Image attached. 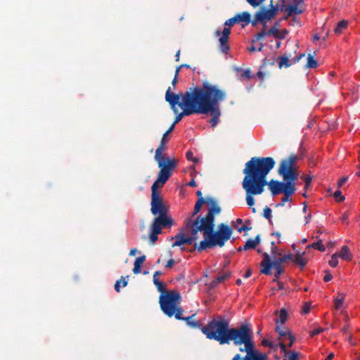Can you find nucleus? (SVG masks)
I'll return each instance as SVG.
<instances>
[{
	"mask_svg": "<svg viewBox=\"0 0 360 360\" xmlns=\"http://www.w3.org/2000/svg\"><path fill=\"white\" fill-rule=\"evenodd\" d=\"M221 34V37L219 39L220 43L219 49L223 53H227L228 51L230 49V47L228 45V41L231 34V28L225 27L222 32H221L219 30H217L215 32V35L217 37L220 36Z\"/></svg>",
	"mask_w": 360,
	"mask_h": 360,
	"instance_id": "obj_16",
	"label": "nucleus"
},
{
	"mask_svg": "<svg viewBox=\"0 0 360 360\" xmlns=\"http://www.w3.org/2000/svg\"><path fill=\"white\" fill-rule=\"evenodd\" d=\"M229 330V323L224 319L219 320L213 319L201 329L207 338L214 340L221 345L225 344Z\"/></svg>",
	"mask_w": 360,
	"mask_h": 360,
	"instance_id": "obj_7",
	"label": "nucleus"
},
{
	"mask_svg": "<svg viewBox=\"0 0 360 360\" xmlns=\"http://www.w3.org/2000/svg\"><path fill=\"white\" fill-rule=\"evenodd\" d=\"M250 70H245L243 74V76L245 77L246 78L248 79H250Z\"/></svg>",
	"mask_w": 360,
	"mask_h": 360,
	"instance_id": "obj_62",
	"label": "nucleus"
},
{
	"mask_svg": "<svg viewBox=\"0 0 360 360\" xmlns=\"http://www.w3.org/2000/svg\"><path fill=\"white\" fill-rule=\"evenodd\" d=\"M162 274V272L160 271H156L154 274H153V283H155V279H158V277L159 276H160Z\"/></svg>",
	"mask_w": 360,
	"mask_h": 360,
	"instance_id": "obj_61",
	"label": "nucleus"
},
{
	"mask_svg": "<svg viewBox=\"0 0 360 360\" xmlns=\"http://www.w3.org/2000/svg\"><path fill=\"white\" fill-rule=\"evenodd\" d=\"M150 206V212L154 216L168 214V207L164 203L163 198L160 195H151Z\"/></svg>",
	"mask_w": 360,
	"mask_h": 360,
	"instance_id": "obj_14",
	"label": "nucleus"
},
{
	"mask_svg": "<svg viewBox=\"0 0 360 360\" xmlns=\"http://www.w3.org/2000/svg\"><path fill=\"white\" fill-rule=\"evenodd\" d=\"M162 227L160 226V224H159V223H157L156 219H154L150 229L151 233H156L158 235L162 232Z\"/></svg>",
	"mask_w": 360,
	"mask_h": 360,
	"instance_id": "obj_32",
	"label": "nucleus"
},
{
	"mask_svg": "<svg viewBox=\"0 0 360 360\" xmlns=\"http://www.w3.org/2000/svg\"><path fill=\"white\" fill-rule=\"evenodd\" d=\"M199 92L200 86L190 87L184 93L180 94L172 92V87L170 86L167 89L165 94V100L169 103L174 112H178L177 105L182 109V112L176 116L172 123L174 127L182 120L184 116L198 114Z\"/></svg>",
	"mask_w": 360,
	"mask_h": 360,
	"instance_id": "obj_4",
	"label": "nucleus"
},
{
	"mask_svg": "<svg viewBox=\"0 0 360 360\" xmlns=\"http://www.w3.org/2000/svg\"><path fill=\"white\" fill-rule=\"evenodd\" d=\"M333 197L337 202H342L345 200V197L342 195L340 191H336L333 194Z\"/></svg>",
	"mask_w": 360,
	"mask_h": 360,
	"instance_id": "obj_43",
	"label": "nucleus"
},
{
	"mask_svg": "<svg viewBox=\"0 0 360 360\" xmlns=\"http://www.w3.org/2000/svg\"><path fill=\"white\" fill-rule=\"evenodd\" d=\"M284 181H279L277 180H271L267 182L269 188L271 192L272 195L275 196L279 193H283L287 190H290L295 187V184L291 183L290 181L283 180Z\"/></svg>",
	"mask_w": 360,
	"mask_h": 360,
	"instance_id": "obj_13",
	"label": "nucleus"
},
{
	"mask_svg": "<svg viewBox=\"0 0 360 360\" xmlns=\"http://www.w3.org/2000/svg\"><path fill=\"white\" fill-rule=\"evenodd\" d=\"M251 275H252V271H251V269H248L247 270V271L245 272V275H244V277H245V278H248L249 277H250V276H251Z\"/></svg>",
	"mask_w": 360,
	"mask_h": 360,
	"instance_id": "obj_63",
	"label": "nucleus"
},
{
	"mask_svg": "<svg viewBox=\"0 0 360 360\" xmlns=\"http://www.w3.org/2000/svg\"><path fill=\"white\" fill-rule=\"evenodd\" d=\"M236 23H242V27L251 22V14L248 11L237 13L234 17Z\"/></svg>",
	"mask_w": 360,
	"mask_h": 360,
	"instance_id": "obj_20",
	"label": "nucleus"
},
{
	"mask_svg": "<svg viewBox=\"0 0 360 360\" xmlns=\"http://www.w3.org/2000/svg\"><path fill=\"white\" fill-rule=\"evenodd\" d=\"M269 35L270 34H267V31H265L264 29L255 35V39H252V43H255L256 41H259L262 38H264L266 36H269Z\"/></svg>",
	"mask_w": 360,
	"mask_h": 360,
	"instance_id": "obj_36",
	"label": "nucleus"
},
{
	"mask_svg": "<svg viewBox=\"0 0 360 360\" xmlns=\"http://www.w3.org/2000/svg\"><path fill=\"white\" fill-rule=\"evenodd\" d=\"M252 241L254 243H255V247L259 245L260 243H261V238H260V235H257L256 236V237L255 238V239H252Z\"/></svg>",
	"mask_w": 360,
	"mask_h": 360,
	"instance_id": "obj_57",
	"label": "nucleus"
},
{
	"mask_svg": "<svg viewBox=\"0 0 360 360\" xmlns=\"http://www.w3.org/2000/svg\"><path fill=\"white\" fill-rule=\"evenodd\" d=\"M226 92L218 85L204 81L200 86L198 114H210V123L212 127L217 126L221 115L219 103L225 101Z\"/></svg>",
	"mask_w": 360,
	"mask_h": 360,
	"instance_id": "obj_3",
	"label": "nucleus"
},
{
	"mask_svg": "<svg viewBox=\"0 0 360 360\" xmlns=\"http://www.w3.org/2000/svg\"><path fill=\"white\" fill-rule=\"evenodd\" d=\"M252 7L256 8L260 6L265 0H246Z\"/></svg>",
	"mask_w": 360,
	"mask_h": 360,
	"instance_id": "obj_44",
	"label": "nucleus"
},
{
	"mask_svg": "<svg viewBox=\"0 0 360 360\" xmlns=\"http://www.w3.org/2000/svg\"><path fill=\"white\" fill-rule=\"evenodd\" d=\"M263 215L266 219H270L271 217V210L269 207H266L264 209Z\"/></svg>",
	"mask_w": 360,
	"mask_h": 360,
	"instance_id": "obj_46",
	"label": "nucleus"
},
{
	"mask_svg": "<svg viewBox=\"0 0 360 360\" xmlns=\"http://www.w3.org/2000/svg\"><path fill=\"white\" fill-rule=\"evenodd\" d=\"M338 256L345 261H351L352 259V255L349 251V248L347 245L342 247L340 252Z\"/></svg>",
	"mask_w": 360,
	"mask_h": 360,
	"instance_id": "obj_23",
	"label": "nucleus"
},
{
	"mask_svg": "<svg viewBox=\"0 0 360 360\" xmlns=\"http://www.w3.org/2000/svg\"><path fill=\"white\" fill-rule=\"evenodd\" d=\"M120 281H117L115 284V290L119 292L120 291Z\"/></svg>",
	"mask_w": 360,
	"mask_h": 360,
	"instance_id": "obj_60",
	"label": "nucleus"
},
{
	"mask_svg": "<svg viewBox=\"0 0 360 360\" xmlns=\"http://www.w3.org/2000/svg\"><path fill=\"white\" fill-rule=\"evenodd\" d=\"M172 239L175 240V242L172 244V247H175V246L181 247V245H183L184 244L191 245L195 241L194 238H190L189 236H187L182 231H181L178 234H176Z\"/></svg>",
	"mask_w": 360,
	"mask_h": 360,
	"instance_id": "obj_17",
	"label": "nucleus"
},
{
	"mask_svg": "<svg viewBox=\"0 0 360 360\" xmlns=\"http://www.w3.org/2000/svg\"><path fill=\"white\" fill-rule=\"evenodd\" d=\"M318 65L317 61L314 58L310 53L307 56V63L306 65L307 68H316Z\"/></svg>",
	"mask_w": 360,
	"mask_h": 360,
	"instance_id": "obj_33",
	"label": "nucleus"
},
{
	"mask_svg": "<svg viewBox=\"0 0 360 360\" xmlns=\"http://www.w3.org/2000/svg\"><path fill=\"white\" fill-rule=\"evenodd\" d=\"M275 330L278 333L280 338L287 337L288 333L290 332L289 330H284L281 329L279 326H276Z\"/></svg>",
	"mask_w": 360,
	"mask_h": 360,
	"instance_id": "obj_40",
	"label": "nucleus"
},
{
	"mask_svg": "<svg viewBox=\"0 0 360 360\" xmlns=\"http://www.w3.org/2000/svg\"><path fill=\"white\" fill-rule=\"evenodd\" d=\"M270 6L271 8L267 9L265 7H262L259 12L256 13L255 19L252 21V25H255L257 22H261L265 26L268 20L274 18L278 11V6H274L272 1Z\"/></svg>",
	"mask_w": 360,
	"mask_h": 360,
	"instance_id": "obj_12",
	"label": "nucleus"
},
{
	"mask_svg": "<svg viewBox=\"0 0 360 360\" xmlns=\"http://www.w3.org/2000/svg\"><path fill=\"white\" fill-rule=\"evenodd\" d=\"M326 275L323 277V281L325 282H329L332 280L333 276L330 274V271L328 270L325 271Z\"/></svg>",
	"mask_w": 360,
	"mask_h": 360,
	"instance_id": "obj_51",
	"label": "nucleus"
},
{
	"mask_svg": "<svg viewBox=\"0 0 360 360\" xmlns=\"http://www.w3.org/2000/svg\"><path fill=\"white\" fill-rule=\"evenodd\" d=\"M230 276L231 274L229 272L218 276L210 283L211 287L217 286L219 283H221L226 280Z\"/></svg>",
	"mask_w": 360,
	"mask_h": 360,
	"instance_id": "obj_26",
	"label": "nucleus"
},
{
	"mask_svg": "<svg viewBox=\"0 0 360 360\" xmlns=\"http://www.w3.org/2000/svg\"><path fill=\"white\" fill-rule=\"evenodd\" d=\"M252 333L248 325H242L239 328H229L225 344H229L231 341L236 346L244 345V347H240L241 352H246L245 356L236 354L232 360H264V356L261 352L255 349L252 337Z\"/></svg>",
	"mask_w": 360,
	"mask_h": 360,
	"instance_id": "obj_5",
	"label": "nucleus"
},
{
	"mask_svg": "<svg viewBox=\"0 0 360 360\" xmlns=\"http://www.w3.org/2000/svg\"><path fill=\"white\" fill-rule=\"evenodd\" d=\"M256 247H255V243H253L252 241V239H249L248 240L245 245L243 246V250H250V249H255Z\"/></svg>",
	"mask_w": 360,
	"mask_h": 360,
	"instance_id": "obj_37",
	"label": "nucleus"
},
{
	"mask_svg": "<svg viewBox=\"0 0 360 360\" xmlns=\"http://www.w3.org/2000/svg\"><path fill=\"white\" fill-rule=\"evenodd\" d=\"M349 217V214L347 212H345L342 214L340 217V220L342 221H346Z\"/></svg>",
	"mask_w": 360,
	"mask_h": 360,
	"instance_id": "obj_58",
	"label": "nucleus"
},
{
	"mask_svg": "<svg viewBox=\"0 0 360 360\" xmlns=\"http://www.w3.org/2000/svg\"><path fill=\"white\" fill-rule=\"evenodd\" d=\"M215 224L212 222V212H210L208 215L202 217L199 215L194 220L188 218L186 220L185 227L182 229L183 231H186L190 229L191 236L190 238H194L195 241L198 240V233L199 231L202 232L204 240H201L198 245L195 244L193 250H191L193 252L194 250H197L198 252H202L207 248H212L216 246L222 248L225 243L230 240L233 229L229 226L224 223H221L217 226V230L214 231Z\"/></svg>",
	"mask_w": 360,
	"mask_h": 360,
	"instance_id": "obj_1",
	"label": "nucleus"
},
{
	"mask_svg": "<svg viewBox=\"0 0 360 360\" xmlns=\"http://www.w3.org/2000/svg\"><path fill=\"white\" fill-rule=\"evenodd\" d=\"M251 229L250 226H248L247 224H245L240 227L237 228V231L238 233H241L242 231H247Z\"/></svg>",
	"mask_w": 360,
	"mask_h": 360,
	"instance_id": "obj_53",
	"label": "nucleus"
},
{
	"mask_svg": "<svg viewBox=\"0 0 360 360\" xmlns=\"http://www.w3.org/2000/svg\"><path fill=\"white\" fill-rule=\"evenodd\" d=\"M160 170L157 179L151 186V195H160L158 189L164 186L165 184L172 174V170L176 167V162L174 159L167 158L166 160H155Z\"/></svg>",
	"mask_w": 360,
	"mask_h": 360,
	"instance_id": "obj_8",
	"label": "nucleus"
},
{
	"mask_svg": "<svg viewBox=\"0 0 360 360\" xmlns=\"http://www.w3.org/2000/svg\"><path fill=\"white\" fill-rule=\"evenodd\" d=\"M313 248L316 249L321 252H324L326 250L325 246L323 245L322 240L319 239L318 241L314 242L307 246V248Z\"/></svg>",
	"mask_w": 360,
	"mask_h": 360,
	"instance_id": "obj_31",
	"label": "nucleus"
},
{
	"mask_svg": "<svg viewBox=\"0 0 360 360\" xmlns=\"http://www.w3.org/2000/svg\"><path fill=\"white\" fill-rule=\"evenodd\" d=\"M181 301V296L177 290H169L159 297L161 310L169 318L174 316L175 319H181L184 310L179 306Z\"/></svg>",
	"mask_w": 360,
	"mask_h": 360,
	"instance_id": "obj_6",
	"label": "nucleus"
},
{
	"mask_svg": "<svg viewBox=\"0 0 360 360\" xmlns=\"http://www.w3.org/2000/svg\"><path fill=\"white\" fill-rule=\"evenodd\" d=\"M304 0H297L294 4L285 6L284 11L287 13L288 17L293 15H300L303 13V9L299 8V5L302 4Z\"/></svg>",
	"mask_w": 360,
	"mask_h": 360,
	"instance_id": "obj_18",
	"label": "nucleus"
},
{
	"mask_svg": "<svg viewBox=\"0 0 360 360\" xmlns=\"http://www.w3.org/2000/svg\"><path fill=\"white\" fill-rule=\"evenodd\" d=\"M291 65V63L287 56H281L278 58V66L280 68H289Z\"/></svg>",
	"mask_w": 360,
	"mask_h": 360,
	"instance_id": "obj_29",
	"label": "nucleus"
},
{
	"mask_svg": "<svg viewBox=\"0 0 360 360\" xmlns=\"http://www.w3.org/2000/svg\"><path fill=\"white\" fill-rule=\"evenodd\" d=\"M195 316V314H192L188 317H184L181 316V319H176L177 320H183L186 322V323L193 328H198L199 326V323L198 321H191V319H193Z\"/></svg>",
	"mask_w": 360,
	"mask_h": 360,
	"instance_id": "obj_30",
	"label": "nucleus"
},
{
	"mask_svg": "<svg viewBox=\"0 0 360 360\" xmlns=\"http://www.w3.org/2000/svg\"><path fill=\"white\" fill-rule=\"evenodd\" d=\"M156 219V222L159 223L162 227L164 228H169L173 224V219L168 216L167 214H162L155 218Z\"/></svg>",
	"mask_w": 360,
	"mask_h": 360,
	"instance_id": "obj_21",
	"label": "nucleus"
},
{
	"mask_svg": "<svg viewBox=\"0 0 360 360\" xmlns=\"http://www.w3.org/2000/svg\"><path fill=\"white\" fill-rule=\"evenodd\" d=\"M204 203H207L210 205L207 213L205 215H208L210 214V212L212 211V222H214L215 215L220 214L221 212V209L218 205L217 200L212 197H207L206 198H198V200L195 204L193 212L191 214V217H193L200 212L202 206Z\"/></svg>",
	"mask_w": 360,
	"mask_h": 360,
	"instance_id": "obj_11",
	"label": "nucleus"
},
{
	"mask_svg": "<svg viewBox=\"0 0 360 360\" xmlns=\"http://www.w3.org/2000/svg\"><path fill=\"white\" fill-rule=\"evenodd\" d=\"M276 162L271 157H253L245 163V177L242 182L246 193V202L250 207L255 205L254 195L262 194L267 184L266 176Z\"/></svg>",
	"mask_w": 360,
	"mask_h": 360,
	"instance_id": "obj_2",
	"label": "nucleus"
},
{
	"mask_svg": "<svg viewBox=\"0 0 360 360\" xmlns=\"http://www.w3.org/2000/svg\"><path fill=\"white\" fill-rule=\"evenodd\" d=\"M235 24H236V22L235 21V19L234 18H231L229 20H227L225 22H224V25L225 26H228L229 28L232 26H233Z\"/></svg>",
	"mask_w": 360,
	"mask_h": 360,
	"instance_id": "obj_50",
	"label": "nucleus"
},
{
	"mask_svg": "<svg viewBox=\"0 0 360 360\" xmlns=\"http://www.w3.org/2000/svg\"><path fill=\"white\" fill-rule=\"evenodd\" d=\"M158 239V234L150 233V241L151 244H154Z\"/></svg>",
	"mask_w": 360,
	"mask_h": 360,
	"instance_id": "obj_52",
	"label": "nucleus"
},
{
	"mask_svg": "<svg viewBox=\"0 0 360 360\" xmlns=\"http://www.w3.org/2000/svg\"><path fill=\"white\" fill-rule=\"evenodd\" d=\"M271 253L273 257V259L274 258H278L279 257H283V255H281V252H278V249L276 246L271 247Z\"/></svg>",
	"mask_w": 360,
	"mask_h": 360,
	"instance_id": "obj_41",
	"label": "nucleus"
},
{
	"mask_svg": "<svg viewBox=\"0 0 360 360\" xmlns=\"http://www.w3.org/2000/svg\"><path fill=\"white\" fill-rule=\"evenodd\" d=\"M279 22H277L268 31L267 34L273 35L276 39H283L285 38L288 32L287 30H279Z\"/></svg>",
	"mask_w": 360,
	"mask_h": 360,
	"instance_id": "obj_19",
	"label": "nucleus"
},
{
	"mask_svg": "<svg viewBox=\"0 0 360 360\" xmlns=\"http://www.w3.org/2000/svg\"><path fill=\"white\" fill-rule=\"evenodd\" d=\"M347 26L348 22L345 20H342L338 23L337 26L334 29V32L337 34H340L347 27Z\"/></svg>",
	"mask_w": 360,
	"mask_h": 360,
	"instance_id": "obj_28",
	"label": "nucleus"
},
{
	"mask_svg": "<svg viewBox=\"0 0 360 360\" xmlns=\"http://www.w3.org/2000/svg\"><path fill=\"white\" fill-rule=\"evenodd\" d=\"M146 260V256L142 255L141 257H139L136 258L134 264V268H133V272L135 274H138L141 273V269L143 263Z\"/></svg>",
	"mask_w": 360,
	"mask_h": 360,
	"instance_id": "obj_24",
	"label": "nucleus"
},
{
	"mask_svg": "<svg viewBox=\"0 0 360 360\" xmlns=\"http://www.w3.org/2000/svg\"><path fill=\"white\" fill-rule=\"evenodd\" d=\"M338 254L337 253H335L333 254L332 256H331V259L329 261V265L331 266V267H336L338 266Z\"/></svg>",
	"mask_w": 360,
	"mask_h": 360,
	"instance_id": "obj_38",
	"label": "nucleus"
},
{
	"mask_svg": "<svg viewBox=\"0 0 360 360\" xmlns=\"http://www.w3.org/2000/svg\"><path fill=\"white\" fill-rule=\"evenodd\" d=\"M303 180H304V181L305 183L304 189H307L311 186V180H312V177L310 176H304L303 177Z\"/></svg>",
	"mask_w": 360,
	"mask_h": 360,
	"instance_id": "obj_47",
	"label": "nucleus"
},
{
	"mask_svg": "<svg viewBox=\"0 0 360 360\" xmlns=\"http://www.w3.org/2000/svg\"><path fill=\"white\" fill-rule=\"evenodd\" d=\"M305 252H302L301 254H297L294 257L292 256V259L293 262L299 264L301 268H303L306 266L307 261L304 258Z\"/></svg>",
	"mask_w": 360,
	"mask_h": 360,
	"instance_id": "obj_25",
	"label": "nucleus"
},
{
	"mask_svg": "<svg viewBox=\"0 0 360 360\" xmlns=\"http://www.w3.org/2000/svg\"><path fill=\"white\" fill-rule=\"evenodd\" d=\"M348 179V177L347 176H344L342 178H341L339 181H338V186L339 187H341L344 185V184L347 181Z\"/></svg>",
	"mask_w": 360,
	"mask_h": 360,
	"instance_id": "obj_55",
	"label": "nucleus"
},
{
	"mask_svg": "<svg viewBox=\"0 0 360 360\" xmlns=\"http://www.w3.org/2000/svg\"><path fill=\"white\" fill-rule=\"evenodd\" d=\"M325 329L323 328H317L310 332V335L314 337L316 335L321 333Z\"/></svg>",
	"mask_w": 360,
	"mask_h": 360,
	"instance_id": "obj_48",
	"label": "nucleus"
},
{
	"mask_svg": "<svg viewBox=\"0 0 360 360\" xmlns=\"http://www.w3.org/2000/svg\"><path fill=\"white\" fill-rule=\"evenodd\" d=\"M296 187H294L290 190H287L283 193L284 196L281 199V202L276 205V207H283L285 203L291 200L290 197L295 193Z\"/></svg>",
	"mask_w": 360,
	"mask_h": 360,
	"instance_id": "obj_22",
	"label": "nucleus"
},
{
	"mask_svg": "<svg viewBox=\"0 0 360 360\" xmlns=\"http://www.w3.org/2000/svg\"><path fill=\"white\" fill-rule=\"evenodd\" d=\"M263 259L260 263V273L265 275H271V269L272 268L276 269V273L274 274V281L280 277V276L283 273V269L282 267V264L285 261L292 258L291 254L284 255L283 257H279L278 258H274V260H271L270 255L264 252L262 254Z\"/></svg>",
	"mask_w": 360,
	"mask_h": 360,
	"instance_id": "obj_9",
	"label": "nucleus"
},
{
	"mask_svg": "<svg viewBox=\"0 0 360 360\" xmlns=\"http://www.w3.org/2000/svg\"><path fill=\"white\" fill-rule=\"evenodd\" d=\"M175 262L173 259H170L169 260L167 261L166 265H165V267L166 268H172Z\"/></svg>",
	"mask_w": 360,
	"mask_h": 360,
	"instance_id": "obj_56",
	"label": "nucleus"
},
{
	"mask_svg": "<svg viewBox=\"0 0 360 360\" xmlns=\"http://www.w3.org/2000/svg\"><path fill=\"white\" fill-rule=\"evenodd\" d=\"M186 157L188 160L193 161L194 163H198L200 161L199 158L193 157V152L190 150L186 152Z\"/></svg>",
	"mask_w": 360,
	"mask_h": 360,
	"instance_id": "obj_42",
	"label": "nucleus"
},
{
	"mask_svg": "<svg viewBox=\"0 0 360 360\" xmlns=\"http://www.w3.org/2000/svg\"><path fill=\"white\" fill-rule=\"evenodd\" d=\"M262 345L264 347H269V348H273L274 346V343L267 339H263L262 341Z\"/></svg>",
	"mask_w": 360,
	"mask_h": 360,
	"instance_id": "obj_49",
	"label": "nucleus"
},
{
	"mask_svg": "<svg viewBox=\"0 0 360 360\" xmlns=\"http://www.w3.org/2000/svg\"><path fill=\"white\" fill-rule=\"evenodd\" d=\"M274 64V61L272 60L271 61L269 59H268L267 58H265L264 60H263V65H262V67H265V66H267L268 65H273Z\"/></svg>",
	"mask_w": 360,
	"mask_h": 360,
	"instance_id": "obj_54",
	"label": "nucleus"
},
{
	"mask_svg": "<svg viewBox=\"0 0 360 360\" xmlns=\"http://www.w3.org/2000/svg\"><path fill=\"white\" fill-rule=\"evenodd\" d=\"M155 285L156 286L158 290L161 293V295L166 294L167 292H169V290H167L165 289L163 283L161 282L159 279H155Z\"/></svg>",
	"mask_w": 360,
	"mask_h": 360,
	"instance_id": "obj_34",
	"label": "nucleus"
},
{
	"mask_svg": "<svg viewBox=\"0 0 360 360\" xmlns=\"http://www.w3.org/2000/svg\"><path fill=\"white\" fill-rule=\"evenodd\" d=\"M276 347H279L281 349V352L284 354V356L287 357V354L289 353V352L286 349L287 345L283 342H281L276 345Z\"/></svg>",
	"mask_w": 360,
	"mask_h": 360,
	"instance_id": "obj_45",
	"label": "nucleus"
},
{
	"mask_svg": "<svg viewBox=\"0 0 360 360\" xmlns=\"http://www.w3.org/2000/svg\"><path fill=\"white\" fill-rule=\"evenodd\" d=\"M344 300H345V295L339 294L338 297L335 299V309H339L342 307Z\"/></svg>",
	"mask_w": 360,
	"mask_h": 360,
	"instance_id": "obj_35",
	"label": "nucleus"
},
{
	"mask_svg": "<svg viewBox=\"0 0 360 360\" xmlns=\"http://www.w3.org/2000/svg\"><path fill=\"white\" fill-rule=\"evenodd\" d=\"M174 130V124H172L169 129L163 134L162 137L160 140V143L159 146L155 150V153L154 156L155 160L161 159L166 160L167 158L163 157L162 154L164 150H165V144L168 142L170 139V133H172Z\"/></svg>",
	"mask_w": 360,
	"mask_h": 360,
	"instance_id": "obj_15",
	"label": "nucleus"
},
{
	"mask_svg": "<svg viewBox=\"0 0 360 360\" xmlns=\"http://www.w3.org/2000/svg\"><path fill=\"white\" fill-rule=\"evenodd\" d=\"M288 338L290 340V341H291L292 343H294L295 340V337L292 335V334L291 333V332H290L288 333V335H287Z\"/></svg>",
	"mask_w": 360,
	"mask_h": 360,
	"instance_id": "obj_64",
	"label": "nucleus"
},
{
	"mask_svg": "<svg viewBox=\"0 0 360 360\" xmlns=\"http://www.w3.org/2000/svg\"><path fill=\"white\" fill-rule=\"evenodd\" d=\"M309 310H310V307L309 305L305 304L303 307V309H302V311H303V313L304 314H307L309 312Z\"/></svg>",
	"mask_w": 360,
	"mask_h": 360,
	"instance_id": "obj_59",
	"label": "nucleus"
},
{
	"mask_svg": "<svg viewBox=\"0 0 360 360\" xmlns=\"http://www.w3.org/2000/svg\"><path fill=\"white\" fill-rule=\"evenodd\" d=\"M297 161V156L295 155H291L281 161L278 173L283 180L290 181L292 184L297 180L299 174L295 168Z\"/></svg>",
	"mask_w": 360,
	"mask_h": 360,
	"instance_id": "obj_10",
	"label": "nucleus"
},
{
	"mask_svg": "<svg viewBox=\"0 0 360 360\" xmlns=\"http://www.w3.org/2000/svg\"><path fill=\"white\" fill-rule=\"evenodd\" d=\"M278 318L275 320L276 323L284 324L287 320L288 312L285 309L282 308L278 312Z\"/></svg>",
	"mask_w": 360,
	"mask_h": 360,
	"instance_id": "obj_27",
	"label": "nucleus"
},
{
	"mask_svg": "<svg viewBox=\"0 0 360 360\" xmlns=\"http://www.w3.org/2000/svg\"><path fill=\"white\" fill-rule=\"evenodd\" d=\"M301 354L295 351H289L288 360H299Z\"/></svg>",
	"mask_w": 360,
	"mask_h": 360,
	"instance_id": "obj_39",
	"label": "nucleus"
}]
</instances>
